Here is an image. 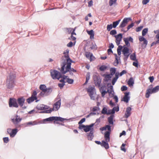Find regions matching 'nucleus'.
Instances as JSON below:
<instances>
[{
  "mask_svg": "<svg viewBox=\"0 0 159 159\" xmlns=\"http://www.w3.org/2000/svg\"><path fill=\"white\" fill-rule=\"evenodd\" d=\"M72 62H73V61H61V71L62 74H65L69 71V70L70 69V66Z\"/></svg>",
  "mask_w": 159,
  "mask_h": 159,
  "instance_id": "obj_1",
  "label": "nucleus"
},
{
  "mask_svg": "<svg viewBox=\"0 0 159 159\" xmlns=\"http://www.w3.org/2000/svg\"><path fill=\"white\" fill-rule=\"evenodd\" d=\"M15 77L14 74L12 73H10L7 77L6 86L8 89H11L14 86Z\"/></svg>",
  "mask_w": 159,
  "mask_h": 159,
  "instance_id": "obj_2",
  "label": "nucleus"
},
{
  "mask_svg": "<svg viewBox=\"0 0 159 159\" xmlns=\"http://www.w3.org/2000/svg\"><path fill=\"white\" fill-rule=\"evenodd\" d=\"M61 104V100L60 99L53 104L52 108H50L49 109L43 111L41 113H49L53 111H57L59 109Z\"/></svg>",
  "mask_w": 159,
  "mask_h": 159,
  "instance_id": "obj_3",
  "label": "nucleus"
},
{
  "mask_svg": "<svg viewBox=\"0 0 159 159\" xmlns=\"http://www.w3.org/2000/svg\"><path fill=\"white\" fill-rule=\"evenodd\" d=\"M87 90L91 99L94 100L96 95V91L94 86H90Z\"/></svg>",
  "mask_w": 159,
  "mask_h": 159,
  "instance_id": "obj_4",
  "label": "nucleus"
},
{
  "mask_svg": "<svg viewBox=\"0 0 159 159\" xmlns=\"http://www.w3.org/2000/svg\"><path fill=\"white\" fill-rule=\"evenodd\" d=\"M66 120V119L62 118L60 117L52 116L44 119L43 120V122L45 123L46 122H50L54 120V123H57L56 122V121H63Z\"/></svg>",
  "mask_w": 159,
  "mask_h": 159,
  "instance_id": "obj_5",
  "label": "nucleus"
},
{
  "mask_svg": "<svg viewBox=\"0 0 159 159\" xmlns=\"http://www.w3.org/2000/svg\"><path fill=\"white\" fill-rule=\"evenodd\" d=\"M149 89H147V93H146V97L148 98L150 96V94L156 93L159 90V86L158 85L153 88L152 89V85H151L149 86Z\"/></svg>",
  "mask_w": 159,
  "mask_h": 159,
  "instance_id": "obj_6",
  "label": "nucleus"
},
{
  "mask_svg": "<svg viewBox=\"0 0 159 159\" xmlns=\"http://www.w3.org/2000/svg\"><path fill=\"white\" fill-rule=\"evenodd\" d=\"M50 72L51 76L53 79L59 80L61 77V73L56 70H51Z\"/></svg>",
  "mask_w": 159,
  "mask_h": 159,
  "instance_id": "obj_7",
  "label": "nucleus"
},
{
  "mask_svg": "<svg viewBox=\"0 0 159 159\" xmlns=\"http://www.w3.org/2000/svg\"><path fill=\"white\" fill-rule=\"evenodd\" d=\"M37 93L36 91H34L33 93L32 94L31 96L27 99V101L28 103H30L31 102H33L34 100H36V102H37L39 101V100H36L37 99Z\"/></svg>",
  "mask_w": 159,
  "mask_h": 159,
  "instance_id": "obj_8",
  "label": "nucleus"
},
{
  "mask_svg": "<svg viewBox=\"0 0 159 159\" xmlns=\"http://www.w3.org/2000/svg\"><path fill=\"white\" fill-rule=\"evenodd\" d=\"M69 50L67 49L63 52L64 55L61 58V61H73L69 56Z\"/></svg>",
  "mask_w": 159,
  "mask_h": 159,
  "instance_id": "obj_9",
  "label": "nucleus"
},
{
  "mask_svg": "<svg viewBox=\"0 0 159 159\" xmlns=\"http://www.w3.org/2000/svg\"><path fill=\"white\" fill-rule=\"evenodd\" d=\"M122 52L124 56V59L125 61L127 60L129 55V50L127 47H124L122 50Z\"/></svg>",
  "mask_w": 159,
  "mask_h": 159,
  "instance_id": "obj_10",
  "label": "nucleus"
},
{
  "mask_svg": "<svg viewBox=\"0 0 159 159\" xmlns=\"http://www.w3.org/2000/svg\"><path fill=\"white\" fill-rule=\"evenodd\" d=\"M9 106L10 107H19V105L17 103V101L16 99L11 98L9 102Z\"/></svg>",
  "mask_w": 159,
  "mask_h": 159,
  "instance_id": "obj_11",
  "label": "nucleus"
},
{
  "mask_svg": "<svg viewBox=\"0 0 159 159\" xmlns=\"http://www.w3.org/2000/svg\"><path fill=\"white\" fill-rule=\"evenodd\" d=\"M93 80L96 86L99 87L101 82V79L100 78L96 75L94 76Z\"/></svg>",
  "mask_w": 159,
  "mask_h": 159,
  "instance_id": "obj_12",
  "label": "nucleus"
},
{
  "mask_svg": "<svg viewBox=\"0 0 159 159\" xmlns=\"http://www.w3.org/2000/svg\"><path fill=\"white\" fill-rule=\"evenodd\" d=\"M131 20V19L130 18H124L120 24V27L123 28L125 27L128 21Z\"/></svg>",
  "mask_w": 159,
  "mask_h": 159,
  "instance_id": "obj_13",
  "label": "nucleus"
},
{
  "mask_svg": "<svg viewBox=\"0 0 159 159\" xmlns=\"http://www.w3.org/2000/svg\"><path fill=\"white\" fill-rule=\"evenodd\" d=\"M94 123H92L89 125H86L85 126L84 130L85 132H88L89 131H90L91 130H94L93 126L94 125Z\"/></svg>",
  "mask_w": 159,
  "mask_h": 159,
  "instance_id": "obj_14",
  "label": "nucleus"
},
{
  "mask_svg": "<svg viewBox=\"0 0 159 159\" xmlns=\"http://www.w3.org/2000/svg\"><path fill=\"white\" fill-rule=\"evenodd\" d=\"M115 37L116 38V44L119 45L120 44V42L122 38V34H120L117 35H115Z\"/></svg>",
  "mask_w": 159,
  "mask_h": 159,
  "instance_id": "obj_15",
  "label": "nucleus"
},
{
  "mask_svg": "<svg viewBox=\"0 0 159 159\" xmlns=\"http://www.w3.org/2000/svg\"><path fill=\"white\" fill-rule=\"evenodd\" d=\"M112 126L111 125H107L104 127L100 128V130L102 131L107 130L108 131L106 132H109V133H111V127Z\"/></svg>",
  "mask_w": 159,
  "mask_h": 159,
  "instance_id": "obj_16",
  "label": "nucleus"
},
{
  "mask_svg": "<svg viewBox=\"0 0 159 159\" xmlns=\"http://www.w3.org/2000/svg\"><path fill=\"white\" fill-rule=\"evenodd\" d=\"M107 92L109 94V96L110 97H112L114 96V92L113 90V87L112 86H110V89L108 88L107 90Z\"/></svg>",
  "mask_w": 159,
  "mask_h": 159,
  "instance_id": "obj_17",
  "label": "nucleus"
},
{
  "mask_svg": "<svg viewBox=\"0 0 159 159\" xmlns=\"http://www.w3.org/2000/svg\"><path fill=\"white\" fill-rule=\"evenodd\" d=\"M25 99L23 97H21L18 98L17 102L20 106L22 107L24 105Z\"/></svg>",
  "mask_w": 159,
  "mask_h": 159,
  "instance_id": "obj_18",
  "label": "nucleus"
},
{
  "mask_svg": "<svg viewBox=\"0 0 159 159\" xmlns=\"http://www.w3.org/2000/svg\"><path fill=\"white\" fill-rule=\"evenodd\" d=\"M131 108L130 107H128L126 109V110L125 112V116L126 118H127L129 117L131 114Z\"/></svg>",
  "mask_w": 159,
  "mask_h": 159,
  "instance_id": "obj_19",
  "label": "nucleus"
},
{
  "mask_svg": "<svg viewBox=\"0 0 159 159\" xmlns=\"http://www.w3.org/2000/svg\"><path fill=\"white\" fill-rule=\"evenodd\" d=\"M129 92H126L125 93V95L122 100L126 103H128L130 99V97L129 96Z\"/></svg>",
  "mask_w": 159,
  "mask_h": 159,
  "instance_id": "obj_20",
  "label": "nucleus"
},
{
  "mask_svg": "<svg viewBox=\"0 0 159 159\" xmlns=\"http://www.w3.org/2000/svg\"><path fill=\"white\" fill-rule=\"evenodd\" d=\"M94 130H91L89 133L87 134L88 139L90 140H92L94 137L93 135Z\"/></svg>",
  "mask_w": 159,
  "mask_h": 159,
  "instance_id": "obj_21",
  "label": "nucleus"
},
{
  "mask_svg": "<svg viewBox=\"0 0 159 159\" xmlns=\"http://www.w3.org/2000/svg\"><path fill=\"white\" fill-rule=\"evenodd\" d=\"M114 116L113 115H111L108 118V121L109 125H112L114 124L113 120Z\"/></svg>",
  "mask_w": 159,
  "mask_h": 159,
  "instance_id": "obj_22",
  "label": "nucleus"
},
{
  "mask_svg": "<svg viewBox=\"0 0 159 159\" xmlns=\"http://www.w3.org/2000/svg\"><path fill=\"white\" fill-rule=\"evenodd\" d=\"M110 134L109 132H106L104 134L105 139L107 142H109L110 141Z\"/></svg>",
  "mask_w": 159,
  "mask_h": 159,
  "instance_id": "obj_23",
  "label": "nucleus"
},
{
  "mask_svg": "<svg viewBox=\"0 0 159 159\" xmlns=\"http://www.w3.org/2000/svg\"><path fill=\"white\" fill-rule=\"evenodd\" d=\"M63 78H64V79H66V81H65L66 82H67L69 84H72L73 83V80L67 78V76L63 75Z\"/></svg>",
  "mask_w": 159,
  "mask_h": 159,
  "instance_id": "obj_24",
  "label": "nucleus"
},
{
  "mask_svg": "<svg viewBox=\"0 0 159 159\" xmlns=\"http://www.w3.org/2000/svg\"><path fill=\"white\" fill-rule=\"evenodd\" d=\"M21 120V119L20 118V117H18V116H16V117L15 119H12V122L14 124H16L20 122Z\"/></svg>",
  "mask_w": 159,
  "mask_h": 159,
  "instance_id": "obj_25",
  "label": "nucleus"
},
{
  "mask_svg": "<svg viewBox=\"0 0 159 159\" xmlns=\"http://www.w3.org/2000/svg\"><path fill=\"white\" fill-rule=\"evenodd\" d=\"M108 142H107L106 141H102L101 146L104 147L106 149L109 148V146Z\"/></svg>",
  "mask_w": 159,
  "mask_h": 159,
  "instance_id": "obj_26",
  "label": "nucleus"
},
{
  "mask_svg": "<svg viewBox=\"0 0 159 159\" xmlns=\"http://www.w3.org/2000/svg\"><path fill=\"white\" fill-rule=\"evenodd\" d=\"M87 33L90 36V38L91 39H94V33L93 30H91L90 31H87Z\"/></svg>",
  "mask_w": 159,
  "mask_h": 159,
  "instance_id": "obj_27",
  "label": "nucleus"
},
{
  "mask_svg": "<svg viewBox=\"0 0 159 159\" xmlns=\"http://www.w3.org/2000/svg\"><path fill=\"white\" fill-rule=\"evenodd\" d=\"M17 129H12L11 133L10 134V136L11 137H14L17 132Z\"/></svg>",
  "mask_w": 159,
  "mask_h": 159,
  "instance_id": "obj_28",
  "label": "nucleus"
},
{
  "mask_svg": "<svg viewBox=\"0 0 159 159\" xmlns=\"http://www.w3.org/2000/svg\"><path fill=\"white\" fill-rule=\"evenodd\" d=\"M112 76L110 74L105 75L104 80L106 81H108L111 78Z\"/></svg>",
  "mask_w": 159,
  "mask_h": 159,
  "instance_id": "obj_29",
  "label": "nucleus"
},
{
  "mask_svg": "<svg viewBox=\"0 0 159 159\" xmlns=\"http://www.w3.org/2000/svg\"><path fill=\"white\" fill-rule=\"evenodd\" d=\"M134 83V80L132 78H130L128 82V84L130 87L132 86Z\"/></svg>",
  "mask_w": 159,
  "mask_h": 159,
  "instance_id": "obj_30",
  "label": "nucleus"
},
{
  "mask_svg": "<svg viewBox=\"0 0 159 159\" xmlns=\"http://www.w3.org/2000/svg\"><path fill=\"white\" fill-rule=\"evenodd\" d=\"M52 91V89L51 88H46L45 90V92L46 93L47 95L49 94Z\"/></svg>",
  "mask_w": 159,
  "mask_h": 159,
  "instance_id": "obj_31",
  "label": "nucleus"
},
{
  "mask_svg": "<svg viewBox=\"0 0 159 159\" xmlns=\"http://www.w3.org/2000/svg\"><path fill=\"white\" fill-rule=\"evenodd\" d=\"M120 20H119L113 23L112 26L113 28H116L117 26L119 24Z\"/></svg>",
  "mask_w": 159,
  "mask_h": 159,
  "instance_id": "obj_32",
  "label": "nucleus"
},
{
  "mask_svg": "<svg viewBox=\"0 0 159 159\" xmlns=\"http://www.w3.org/2000/svg\"><path fill=\"white\" fill-rule=\"evenodd\" d=\"M116 71V69L114 68H111L110 69V74L111 75H113L115 73Z\"/></svg>",
  "mask_w": 159,
  "mask_h": 159,
  "instance_id": "obj_33",
  "label": "nucleus"
},
{
  "mask_svg": "<svg viewBox=\"0 0 159 159\" xmlns=\"http://www.w3.org/2000/svg\"><path fill=\"white\" fill-rule=\"evenodd\" d=\"M27 125H35L38 124V123L36 121H30L26 123Z\"/></svg>",
  "mask_w": 159,
  "mask_h": 159,
  "instance_id": "obj_34",
  "label": "nucleus"
},
{
  "mask_svg": "<svg viewBox=\"0 0 159 159\" xmlns=\"http://www.w3.org/2000/svg\"><path fill=\"white\" fill-rule=\"evenodd\" d=\"M130 57L132 60L136 61V57L135 53H134L132 54H131L130 56Z\"/></svg>",
  "mask_w": 159,
  "mask_h": 159,
  "instance_id": "obj_35",
  "label": "nucleus"
},
{
  "mask_svg": "<svg viewBox=\"0 0 159 159\" xmlns=\"http://www.w3.org/2000/svg\"><path fill=\"white\" fill-rule=\"evenodd\" d=\"M107 109L106 107H103L102 111L101 113L103 114H107Z\"/></svg>",
  "mask_w": 159,
  "mask_h": 159,
  "instance_id": "obj_36",
  "label": "nucleus"
},
{
  "mask_svg": "<svg viewBox=\"0 0 159 159\" xmlns=\"http://www.w3.org/2000/svg\"><path fill=\"white\" fill-rule=\"evenodd\" d=\"M90 78V73H87L86 76V80L85 83H84V84H86L88 82V81L89 80Z\"/></svg>",
  "mask_w": 159,
  "mask_h": 159,
  "instance_id": "obj_37",
  "label": "nucleus"
},
{
  "mask_svg": "<svg viewBox=\"0 0 159 159\" xmlns=\"http://www.w3.org/2000/svg\"><path fill=\"white\" fill-rule=\"evenodd\" d=\"M46 88V86L44 84H41L39 86V89L42 91H45Z\"/></svg>",
  "mask_w": 159,
  "mask_h": 159,
  "instance_id": "obj_38",
  "label": "nucleus"
},
{
  "mask_svg": "<svg viewBox=\"0 0 159 159\" xmlns=\"http://www.w3.org/2000/svg\"><path fill=\"white\" fill-rule=\"evenodd\" d=\"M117 0H109V4L110 6L116 3Z\"/></svg>",
  "mask_w": 159,
  "mask_h": 159,
  "instance_id": "obj_39",
  "label": "nucleus"
},
{
  "mask_svg": "<svg viewBox=\"0 0 159 159\" xmlns=\"http://www.w3.org/2000/svg\"><path fill=\"white\" fill-rule=\"evenodd\" d=\"M43 104H40L38 105L37 106V109L39 110H44L43 108Z\"/></svg>",
  "mask_w": 159,
  "mask_h": 159,
  "instance_id": "obj_40",
  "label": "nucleus"
},
{
  "mask_svg": "<svg viewBox=\"0 0 159 159\" xmlns=\"http://www.w3.org/2000/svg\"><path fill=\"white\" fill-rule=\"evenodd\" d=\"M107 68V66L105 65H102L99 68V70L101 71H104L106 70Z\"/></svg>",
  "mask_w": 159,
  "mask_h": 159,
  "instance_id": "obj_41",
  "label": "nucleus"
},
{
  "mask_svg": "<svg viewBox=\"0 0 159 159\" xmlns=\"http://www.w3.org/2000/svg\"><path fill=\"white\" fill-rule=\"evenodd\" d=\"M124 41L125 42V44L128 46H130V44L129 42V41L127 39V38H124L123 39Z\"/></svg>",
  "mask_w": 159,
  "mask_h": 159,
  "instance_id": "obj_42",
  "label": "nucleus"
},
{
  "mask_svg": "<svg viewBox=\"0 0 159 159\" xmlns=\"http://www.w3.org/2000/svg\"><path fill=\"white\" fill-rule=\"evenodd\" d=\"M148 28L144 29L142 31V35L143 36H145L147 34V32H148Z\"/></svg>",
  "mask_w": 159,
  "mask_h": 159,
  "instance_id": "obj_43",
  "label": "nucleus"
},
{
  "mask_svg": "<svg viewBox=\"0 0 159 159\" xmlns=\"http://www.w3.org/2000/svg\"><path fill=\"white\" fill-rule=\"evenodd\" d=\"M113 28V27L112 24L108 25L107 26V30L108 31H110Z\"/></svg>",
  "mask_w": 159,
  "mask_h": 159,
  "instance_id": "obj_44",
  "label": "nucleus"
},
{
  "mask_svg": "<svg viewBox=\"0 0 159 159\" xmlns=\"http://www.w3.org/2000/svg\"><path fill=\"white\" fill-rule=\"evenodd\" d=\"M91 54H92V53H91L88 52H85V55L87 58L89 59L90 57Z\"/></svg>",
  "mask_w": 159,
  "mask_h": 159,
  "instance_id": "obj_45",
  "label": "nucleus"
},
{
  "mask_svg": "<svg viewBox=\"0 0 159 159\" xmlns=\"http://www.w3.org/2000/svg\"><path fill=\"white\" fill-rule=\"evenodd\" d=\"M99 90L100 92H102L104 90L106 91V87L105 86H102L99 88Z\"/></svg>",
  "mask_w": 159,
  "mask_h": 159,
  "instance_id": "obj_46",
  "label": "nucleus"
},
{
  "mask_svg": "<svg viewBox=\"0 0 159 159\" xmlns=\"http://www.w3.org/2000/svg\"><path fill=\"white\" fill-rule=\"evenodd\" d=\"M40 95L42 97L47 96V94L45 92V91H42L40 93Z\"/></svg>",
  "mask_w": 159,
  "mask_h": 159,
  "instance_id": "obj_47",
  "label": "nucleus"
},
{
  "mask_svg": "<svg viewBox=\"0 0 159 159\" xmlns=\"http://www.w3.org/2000/svg\"><path fill=\"white\" fill-rule=\"evenodd\" d=\"M117 32L115 30H111L110 32V34L111 35H114L116 34Z\"/></svg>",
  "mask_w": 159,
  "mask_h": 159,
  "instance_id": "obj_48",
  "label": "nucleus"
},
{
  "mask_svg": "<svg viewBox=\"0 0 159 159\" xmlns=\"http://www.w3.org/2000/svg\"><path fill=\"white\" fill-rule=\"evenodd\" d=\"M134 24L133 23H132L130 24L127 27V31L132 27L134 26Z\"/></svg>",
  "mask_w": 159,
  "mask_h": 159,
  "instance_id": "obj_49",
  "label": "nucleus"
},
{
  "mask_svg": "<svg viewBox=\"0 0 159 159\" xmlns=\"http://www.w3.org/2000/svg\"><path fill=\"white\" fill-rule=\"evenodd\" d=\"M114 113V112L112 109L109 110L107 111V115L113 114Z\"/></svg>",
  "mask_w": 159,
  "mask_h": 159,
  "instance_id": "obj_50",
  "label": "nucleus"
},
{
  "mask_svg": "<svg viewBox=\"0 0 159 159\" xmlns=\"http://www.w3.org/2000/svg\"><path fill=\"white\" fill-rule=\"evenodd\" d=\"M102 94V97H104L106 94L107 93V91H102V92H101Z\"/></svg>",
  "mask_w": 159,
  "mask_h": 159,
  "instance_id": "obj_51",
  "label": "nucleus"
},
{
  "mask_svg": "<svg viewBox=\"0 0 159 159\" xmlns=\"http://www.w3.org/2000/svg\"><path fill=\"white\" fill-rule=\"evenodd\" d=\"M143 26H140L137 28L136 30V31L137 32L140 31L142 30V29L143 28Z\"/></svg>",
  "mask_w": 159,
  "mask_h": 159,
  "instance_id": "obj_52",
  "label": "nucleus"
},
{
  "mask_svg": "<svg viewBox=\"0 0 159 159\" xmlns=\"http://www.w3.org/2000/svg\"><path fill=\"white\" fill-rule=\"evenodd\" d=\"M100 110V108L98 107H95L93 109V111H99Z\"/></svg>",
  "mask_w": 159,
  "mask_h": 159,
  "instance_id": "obj_53",
  "label": "nucleus"
},
{
  "mask_svg": "<svg viewBox=\"0 0 159 159\" xmlns=\"http://www.w3.org/2000/svg\"><path fill=\"white\" fill-rule=\"evenodd\" d=\"M127 89V87L125 86H122L121 88V90L122 91L126 90Z\"/></svg>",
  "mask_w": 159,
  "mask_h": 159,
  "instance_id": "obj_54",
  "label": "nucleus"
},
{
  "mask_svg": "<svg viewBox=\"0 0 159 159\" xmlns=\"http://www.w3.org/2000/svg\"><path fill=\"white\" fill-rule=\"evenodd\" d=\"M112 110H113L115 113L116 111H119V107H114L112 109Z\"/></svg>",
  "mask_w": 159,
  "mask_h": 159,
  "instance_id": "obj_55",
  "label": "nucleus"
},
{
  "mask_svg": "<svg viewBox=\"0 0 159 159\" xmlns=\"http://www.w3.org/2000/svg\"><path fill=\"white\" fill-rule=\"evenodd\" d=\"M4 142L5 143H7L9 141V139L8 137H5L3 138Z\"/></svg>",
  "mask_w": 159,
  "mask_h": 159,
  "instance_id": "obj_56",
  "label": "nucleus"
},
{
  "mask_svg": "<svg viewBox=\"0 0 159 159\" xmlns=\"http://www.w3.org/2000/svg\"><path fill=\"white\" fill-rule=\"evenodd\" d=\"M95 58L93 56V54H91L90 57L89 59L90 60V61H93L95 60Z\"/></svg>",
  "mask_w": 159,
  "mask_h": 159,
  "instance_id": "obj_57",
  "label": "nucleus"
},
{
  "mask_svg": "<svg viewBox=\"0 0 159 159\" xmlns=\"http://www.w3.org/2000/svg\"><path fill=\"white\" fill-rule=\"evenodd\" d=\"M85 120V119L83 118L81 119L80 120L79 122V124L80 125L84 122Z\"/></svg>",
  "mask_w": 159,
  "mask_h": 159,
  "instance_id": "obj_58",
  "label": "nucleus"
},
{
  "mask_svg": "<svg viewBox=\"0 0 159 159\" xmlns=\"http://www.w3.org/2000/svg\"><path fill=\"white\" fill-rule=\"evenodd\" d=\"M149 1V0H143L142 1V3L143 5H146L148 3Z\"/></svg>",
  "mask_w": 159,
  "mask_h": 159,
  "instance_id": "obj_59",
  "label": "nucleus"
},
{
  "mask_svg": "<svg viewBox=\"0 0 159 159\" xmlns=\"http://www.w3.org/2000/svg\"><path fill=\"white\" fill-rule=\"evenodd\" d=\"M72 71L73 72H76V70L74 69V68H71L70 67V69L69 70V71H68V72H70V74H71V72Z\"/></svg>",
  "mask_w": 159,
  "mask_h": 159,
  "instance_id": "obj_60",
  "label": "nucleus"
},
{
  "mask_svg": "<svg viewBox=\"0 0 159 159\" xmlns=\"http://www.w3.org/2000/svg\"><path fill=\"white\" fill-rule=\"evenodd\" d=\"M85 125L80 124V125L79 127V129H84L85 128Z\"/></svg>",
  "mask_w": 159,
  "mask_h": 159,
  "instance_id": "obj_61",
  "label": "nucleus"
},
{
  "mask_svg": "<svg viewBox=\"0 0 159 159\" xmlns=\"http://www.w3.org/2000/svg\"><path fill=\"white\" fill-rule=\"evenodd\" d=\"M73 44V43L72 42H70L67 44V46L68 47H71L72 46Z\"/></svg>",
  "mask_w": 159,
  "mask_h": 159,
  "instance_id": "obj_62",
  "label": "nucleus"
},
{
  "mask_svg": "<svg viewBox=\"0 0 159 159\" xmlns=\"http://www.w3.org/2000/svg\"><path fill=\"white\" fill-rule=\"evenodd\" d=\"M65 85L64 83H62L58 84V86L61 89Z\"/></svg>",
  "mask_w": 159,
  "mask_h": 159,
  "instance_id": "obj_63",
  "label": "nucleus"
},
{
  "mask_svg": "<svg viewBox=\"0 0 159 159\" xmlns=\"http://www.w3.org/2000/svg\"><path fill=\"white\" fill-rule=\"evenodd\" d=\"M139 39L140 41L142 42L145 39L143 37L140 36L139 37Z\"/></svg>",
  "mask_w": 159,
  "mask_h": 159,
  "instance_id": "obj_64",
  "label": "nucleus"
}]
</instances>
